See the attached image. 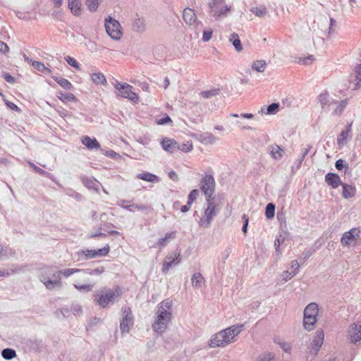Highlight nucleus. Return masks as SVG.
Returning a JSON list of instances; mask_svg holds the SVG:
<instances>
[{
	"instance_id": "17",
	"label": "nucleus",
	"mask_w": 361,
	"mask_h": 361,
	"mask_svg": "<svg viewBox=\"0 0 361 361\" xmlns=\"http://www.w3.org/2000/svg\"><path fill=\"white\" fill-rule=\"evenodd\" d=\"M348 334L351 343H356L361 340V323L350 324Z\"/></svg>"
},
{
	"instance_id": "47",
	"label": "nucleus",
	"mask_w": 361,
	"mask_h": 361,
	"mask_svg": "<svg viewBox=\"0 0 361 361\" xmlns=\"http://www.w3.org/2000/svg\"><path fill=\"white\" fill-rule=\"evenodd\" d=\"M81 271V269L76 268H70L60 270L61 275H62L65 278H68L74 274L79 273Z\"/></svg>"
},
{
	"instance_id": "32",
	"label": "nucleus",
	"mask_w": 361,
	"mask_h": 361,
	"mask_svg": "<svg viewBox=\"0 0 361 361\" xmlns=\"http://www.w3.org/2000/svg\"><path fill=\"white\" fill-rule=\"evenodd\" d=\"M131 209H137L138 211L143 212L145 213H152L153 212V207L149 204H136L134 203L132 200L131 202Z\"/></svg>"
},
{
	"instance_id": "29",
	"label": "nucleus",
	"mask_w": 361,
	"mask_h": 361,
	"mask_svg": "<svg viewBox=\"0 0 361 361\" xmlns=\"http://www.w3.org/2000/svg\"><path fill=\"white\" fill-rule=\"evenodd\" d=\"M137 178L152 183H158L160 180L159 176L149 172L140 173L137 175Z\"/></svg>"
},
{
	"instance_id": "49",
	"label": "nucleus",
	"mask_w": 361,
	"mask_h": 361,
	"mask_svg": "<svg viewBox=\"0 0 361 361\" xmlns=\"http://www.w3.org/2000/svg\"><path fill=\"white\" fill-rule=\"evenodd\" d=\"M355 80L357 81L355 83V89L357 90L361 87L360 82H361V64L357 66L355 69Z\"/></svg>"
},
{
	"instance_id": "11",
	"label": "nucleus",
	"mask_w": 361,
	"mask_h": 361,
	"mask_svg": "<svg viewBox=\"0 0 361 361\" xmlns=\"http://www.w3.org/2000/svg\"><path fill=\"white\" fill-rule=\"evenodd\" d=\"M123 317L120 322V329L121 334H127L130 331V326L133 325V315L129 307L122 308Z\"/></svg>"
},
{
	"instance_id": "8",
	"label": "nucleus",
	"mask_w": 361,
	"mask_h": 361,
	"mask_svg": "<svg viewBox=\"0 0 361 361\" xmlns=\"http://www.w3.org/2000/svg\"><path fill=\"white\" fill-rule=\"evenodd\" d=\"M114 87L118 90L117 97L128 99L133 102H137L139 97L136 93L132 91L133 87L128 83L116 81Z\"/></svg>"
},
{
	"instance_id": "62",
	"label": "nucleus",
	"mask_w": 361,
	"mask_h": 361,
	"mask_svg": "<svg viewBox=\"0 0 361 361\" xmlns=\"http://www.w3.org/2000/svg\"><path fill=\"white\" fill-rule=\"evenodd\" d=\"M312 148V146L310 145H306V147L302 148V153H301V159H305V157L309 154L310 149Z\"/></svg>"
},
{
	"instance_id": "44",
	"label": "nucleus",
	"mask_w": 361,
	"mask_h": 361,
	"mask_svg": "<svg viewBox=\"0 0 361 361\" xmlns=\"http://www.w3.org/2000/svg\"><path fill=\"white\" fill-rule=\"evenodd\" d=\"M73 286L75 287V289H77L78 290H79L80 292L88 293V292H90V291L92 290V289H93V288L94 286V284H82V285H80V284H78V283H74Z\"/></svg>"
},
{
	"instance_id": "10",
	"label": "nucleus",
	"mask_w": 361,
	"mask_h": 361,
	"mask_svg": "<svg viewBox=\"0 0 361 361\" xmlns=\"http://www.w3.org/2000/svg\"><path fill=\"white\" fill-rule=\"evenodd\" d=\"M215 180L212 175H205L200 181V189L206 196V200L214 199Z\"/></svg>"
},
{
	"instance_id": "30",
	"label": "nucleus",
	"mask_w": 361,
	"mask_h": 361,
	"mask_svg": "<svg viewBox=\"0 0 361 361\" xmlns=\"http://www.w3.org/2000/svg\"><path fill=\"white\" fill-rule=\"evenodd\" d=\"M176 231H171L170 233H166L164 238H161L158 240L156 245L160 247L166 246L171 240L176 238Z\"/></svg>"
},
{
	"instance_id": "48",
	"label": "nucleus",
	"mask_w": 361,
	"mask_h": 361,
	"mask_svg": "<svg viewBox=\"0 0 361 361\" xmlns=\"http://www.w3.org/2000/svg\"><path fill=\"white\" fill-rule=\"evenodd\" d=\"M65 192L66 195L75 199L77 201H81L82 199V196L80 193L71 188L66 189Z\"/></svg>"
},
{
	"instance_id": "27",
	"label": "nucleus",
	"mask_w": 361,
	"mask_h": 361,
	"mask_svg": "<svg viewBox=\"0 0 361 361\" xmlns=\"http://www.w3.org/2000/svg\"><path fill=\"white\" fill-rule=\"evenodd\" d=\"M68 8L71 10V13L75 16H78L81 13V3L80 0H68Z\"/></svg>"
},
{
	"instance_id": "9",
	"label": "nucleus",
	"mask_w": 361,
	"mask_h": 361,
	"mask_svg": "<svg viewBox=\"0 0 361 361\" xmlns=\"http://www.w3.org/2000/svg\"><path fill=\"white\" fill-rule=\"evenodd\" d=\"M207 208L204 209V215L200 220V226L203 228H208L211 224L213 218L216 215L215 212V204L214 199L207 200Z\"/></svg>"
},
{
	"instance_id": "53",
	"label": "nucleus",
	"mask_w": 361,
	"mask_h": 361,
	"mask_svg": "<svg viewBox=\"0 0 361 361\" xmlns=\"http://www.w3.org/2000/svg\"><path fill=\"white\" fill-rule=\"evenodd\" d=\"M279 103H272L269 105L267 108V114H275L279 111Z\"/></svg>"
},
{
	"instance_id": "42",
	"label": "nucleus",
	"mask_w": 361,
	"mask_h": 361,
	"mask_svg": "<svg viewBox=\"0 0 361 361\" xmlns=\"http://www.w3.org/2000/svg\"><path fill=\"white\" fill-rule=\"evenodd\" d=\"M22 270V268L18 266H13L9 269L6 270H1L0 269V277L8 276L11 274L20 272Z\"/></svg>"
},
{
	"instance_id": "36",
	"label": "nucleus",
	"mask_w": 361,
	"mask_h": 361,
	"mask_svg": "<svg viewBox=\"0 0 361 361\" xmlns=\"http://www.w3.org/2000/svg\"><path fill=\"white\" fill-rule=\"evenodd\" d=\"M350 127L351 124H349L347 129L345 130H343L338 135L337 138V143L338 145L343 146L345 144L347 138L349 137Z\"/></svg>"
},
{
	"instance_id": "37",
	"label": "nucleus",
	"mask_w": 361,
	"mask_h": 361,
	"mask_svg": "<svg viewBox=\"0 0 361 361\" xmlns=\"http://www.w3.org/2000/svg\"><path fill=\"white\" fill-rule=\"evenodd\" d=\"M58 98L62 101L63 102H75L77 100L76 97L74 96L73 94L68 92V93H63L62 92H59L57 93Z\"/></svg>"
},
{
	"instance_id": "25",
	"label": "nucleus",
	"mask_w": 361,
	"mask_h": 361,
	"mask_svg": "<svg viewBox=\"0 0 361 361\" xmlns=\"http://www.w3.org/2000/svg\"><path fill=\"white\" fill-rule=\"evenodd\" d=\"M205 281L202 275L199 273H195L191 278L192 286L195 289L200 288L204 283Z\"/></svg>"
},
{
	"instance_id": "21",
	"label": "nucleus",
	"mask_w": 361,
	"mask_h": 361,
	"mask_svg": "<svg viewBox=\"0 0 361 361\" xmlns=\"http://www.w3.org/2000/svg\"><path fill=\"white\" fill-rule=\"evenodd\" d=\"M81 181L83 183V185L88 189H92L97 192L99 191V185H100V183L98 181H97V180L94 179V178L83 176L81 178Z\"/></svg>"
},
{
	"instance_id": "19",
	"label": "nucleus",
	"mask_w": 361,
	"mask_h": 361,
	"mask_svg": "<svg viewBox=\"0 0 361 361\" xmlns=\"http://www.w3.org/2000/svg\"><path fill=\"white\" fill-rule=\"evenodd\" d=\"M161 145L165 151L169 153H173L177 151L178 148V144L175 140L167 137L162 140Z\"/></svg>"
},
{
	"instance_id": "61",
	"label": "nucleus",
	"mask_w": 361,
	"mask_h": 361,
	"mask_svg": "<svg viewBox=\"0 0 361 361\" xmlns=\"http://www.w3.org/2000/svg\"><path fill=\"white\" fill-rule=\"evenodd\" d=\"M335 167L337 170L341 171L344 168H347V165L344 164V161L341 159H338L335 163Z\"/></svg>"
},
{
	"instance_id": "28",
	"label": "nucleus",
	"mask_w": 361,
	"mask_h": 361,
	"mask_svg": "<svg viewBox=\"0 0 361 361\" xmlns=\"http://www.w3.org/2000/svg\"><path fill=\"white\" fill-rule=\"evenodd\" d=\"M30 165L33 168V169L38 173L39 175L43 176L44 177H47L49 179H51L52 181H54L56 184H57L59 187H62V185L59 183V181H57L54 176L49 172H47L41 168L38 167L37 166L35 165L32 163H30Z\"/></svg>"
},
{
	"instance_id": "58",
	"label": "nucleus",
	"mask_w": 361,
	"mask_h": 361,
	"mask_svg": "<svg viewBox=\"0 0 361 361\" xmlns=\"http://www.w3.org/2000/svg\"><path fill=\"white\" fill-rule=\"evenodd\" d=\"M274 359V355L271 353H266L261 355L259 357V361H271Z\"/></svg>"
},
{
	"instance_id": "60",
	"label": "nucleus",
	"mask_w": 361,
	"mask_h": 361,
	"mask_svg": "<svg viewBox=\"0 0 361 361\" xmlns=\"http://www.w3.org/2000/svg\"><path fill=\"white\" fill-rule=\"evenodd\" d=\"M242 219L243 220V227H242V231L244 233H246L247 231V226H248V223H249V218L248 216L246 215V214H243L242 216Z\"/></svg>"
},
{
	"instance_id": "45",
	"label": "nucleus",
	"mask_w": 361,
	"mask_h": 361,
	"mask_svg": "<svg viewBox=\"0 0 361 361\" xmlns=\"http://www.w3.org/2000/svg\"><path fill=\"white\" fill-rule=\"evenodd\" d=\"M275 204L274 203H269L265 209V216L268 219H271L274 216L275 214Z\"/></svg>"
},
{
	"instance_id": "55",
	"label": "nucleus",
	"mask_w": 361,
	"mask_h": 361,
	"mask_svg": "<svg viewBox=\"0 0 361 361\" xmlns=\"http://www.w3.org/2000/svg\"><path fill=\"white\" fill-rule=\"evenodd\" d=\"M192 149V145L190 142L183 143L180 145H178V150H180L184 152H188Z\"/></svg>"
},
{
	"instance_id": "31",
	"label": "nucleus",
	"mask_w": 361,
	"mask_h": 361,
	"mask_svg": "<svg viewBox=\"0 0 361 361\" xmlns=\"http://www.w3.org/2000/svg\"><path fill=\"white\" fill-rule=\"evenodd\" d=\"M81 272L86 275L90 276H100L105 271V268L103 266L97 267L94 269H81Z\"/></svg>"
},
{
	"instance_id": "50",
	"label": "nucleus",
	"mask_w": 361,
	"mask_h": 361,
	"mask_svg": "<svg viewBox=\"0 0 361 361\" xmlns=\"http://www.w3.org/2000/svg\"><path fill=\"white\" fill-rule=\"evenodd\" d=\"M86 5L91 12H94L98 8L99 0H86Z\"/></svg>"
},
{
	"instance_id": "24",
	"label": "nucleus",
	"mask_w": 361,
	"mask_h": 361,
	"mask_svg": "<svg viewBox=\"0 0 361 361\" xmlns=\"http://www.w3.org/2000/svg\"><path fill=\"white\" fill-rule=\"evenodd\" d=\"M269 150L273 159L279 160L283 157V149L278 145L274 144L269 146Z\"/></svg>"
},
{
	"instance_id": "20",
	"label": "nucleus",
	"mask_w": 361,
	"mask_h": 361,
	"mask_svg": "<svg viewBox=\"0 0 361 361\" xmlns=\"http://www.w3.org/2000/svg\"><path fill=\"white\" fill-rule=\"evenodd\" d=\"M81 142L88 149H100V144L94 137H90V136H84L81 139Z\"/></svg>"
},
{
	"instance_id": "23",
	"label": "nucleus",
	"mask_w": 361,
	"mask_h": 361,
	"mask_svg": "<svg viewBox=\"0 0 361 361\" xmlns=\"http://www.w3.org/2000/svg\"><path fill=\"white\" fill-rule=\"evenodd\" d=\"M132 28L133 31L137 32H143L146 30L145 20L143 18L136 16L133 20Z\"/></svg>"
},
{
	"instance_id": "18",
	"label": "nucleus",
	"mask_w": 361,
	"mask_h": 361,
	"mask_svg": "<svg viewBox=\"0 0 361 361\" xmlns=\"http://www.w3.org/2000/svg\"><path fill=\"white\" fill-rule=\"evenodd\" d=\"M325 182L328 185L332 188H337L339 185H342V183L340 176L337 173H328L325 176Z\"/></svg>"
},
{
	"instance_id": "12",
	"label": "nucleus",
	"mask_w": 361,
	"mask_h": 361,
	"mask_svg": "<svg viewBox=\"0 0 361 361\" xmlns=\"http://www.w3.org/2000/svg\"><path fill=\"white\" fill-rule=\"evenodd\" d=\"M120 23L118 20L109 18V20L105 21V28L108 35L114 39H120L122 33L120 30Z\"/></svg>"
},
{
	"instance_id": "15",
	"label": "nucleus",
	"mask_w": 361,
	"mask_h": 361,
	"mask_svg": "<svg viewBox=\"0 0 361 361\" xmlns=\"http://www.w3.org/2000/svg\"><path fill=\"white\" fill-rule=\"evenodd\" d=\"M318 101L321 105V108L324 111H329V107L333 104H336L337 102L329 97L328 92L324 91L318 96Z\"/></svg>"
},
{
	"instance_id": "40",
	"label": "nucleus",
	"mask_w": 361,
	"mask_h": 361,
	"mask_svg": "<svg viewBox=\"0 0 361 361\" xmlns=\"http://www.w3.org/2000/svg\"><path fill=\"white\" fill-rule=\"evenodd\" d=\"M54 80L63 88L69 90L73 87L72 84L66 78L54 77Z\"/></svg>"
},
{
	"instance_id": "51",
	"label": "nucleus",
	"mask_w": 361,
	"mask_h": 361,
	"mask_svg": "<svg viewBox=\"0 0 361 361\" xmlns=\"http://www.w3.org/2000/svg\"><path fill=\"white\" fill-rule=\"evenodd\" d=\"M65 60L71 66L76 68L77 70L80 69V64L74 58L67 56L65 57Z\"/></svg>"
},
{
	"instance_id": "13",
	"label": "nucleus",
	"mask_w": 361,
	"mask_h": 361,
	"mask_svg": "<svg viewBox=\"0 0 361 361\" xmlns=\"http://www.w3.org/2000/svg\"><path fill=\"white\" fill-rule=\"evenodd\" d=\"M324 334L322 330H317L310 343V348L314 354H317L324 343Z\"/></svg>"
},
{
	"instance_id": "52",
	"label": "nucleus",
	"mask_w": 361,
	"mask_h": 361,
	"mask_svg": "<svg viewBox=\"0 0 361 361\" xmlns=\"http://www.w3.org/2000/svg\"><path fill=\"white\" fill-rule=\"evenodd\" d=\"M296 275V271L286 270L283 272L281 274V280L283 281H287L288 280L292 279L293 276Z\"/></svg>"
},
{
	"instance_id": "33",
	"label": "nucleus",
	"mask_w": 361,
	"mask_h": 361,
	"mask_svg": "<svg viewBox=\"0 0 361 361\" xmlns=\"http://www.w3.org/2000/svg\"><path fill=\"white\" fill-rule=\"evenodd\" d=\"M91 80L97 85H106L107 82L104 75L102 73H94L91 75Z\"/></svg>"
},
{
	"instance_id": "41",
	"label": "nucleus",
	"mask_w": 361,
	"mask_h": 361,
	"mask_svg": "<svg viewBox=\"0 0 361 361\" xmlns=\"http://www.w3.org/2000/svg\"><path fill=\"white\" fill-rule=\"evenodd\" d=\"M219 92L220 90L219 88H214L209 90L202 91L200 94L203 98L209 99L218 95Z\"/></svg>"
},
{
	"instance_id": "56",
	"label": "nucleus",
	"mask_w": 361,
	"mask_h": 361,
	"mask_svg": "<svg viewBox=\"0 0 361 361\" xmlns=\"http://www.w3.org/2000/svg\"><path fill=\"white\" fill-rule=\"evenodd\" d=\"M213 31L212 29L204 30L203 31L202 41L208 42L211 39Z\"/></svg>"
},
{
	"instance_id": "22",
	"label": "nucleus",
	"mask_w": 361,
	"mask_h": 361,
	"mask_svg": "<svg viewBox=\"0 0 361 361\" xmlns=\"http://www.w3.org/2000/svg\"><path fill=\"white\" fill-rule=\"evenodd\" d=\"M183 18L187 24L193 25L194 23H196L197 18L195 11L190 8L184 9Z\"/></svg>"
},
{
	"instance_id": "35",
	"label": "nucleus",
	"mask_w": 361,
	"mask_h": 361,
	"mask_svg": "<svg viewBox=\"0 0 361 361\" xmlns=\"http://www.w3.org/2000/svg\"><path fill=\"white\" fill-rule=\"evenodd\" d=\"M229 41L232 43L233 47H235V49L237 51H240L243 49L241 42L239 39V36L237 33H232L230 35Z\"/></svg>"
},
{
	"instance_id": "39",
	"label": "nucleus",
	"mask_w": 361,
	"mask_h": 361,
	"mask_svg": "<svg viewBox=\"0 0 361 361\" xmlns=\"http://www.w3.org/2000/svg\"><path fill=\"white\" fill-rule=\"evenodd\" d=\"M250 11L254 13L256 16L262 18L265 16L267 13V10L266 6H260L258 7H252L250 8Z\"/></svg>"
},
{
	"instance_id": "2",
	"label": "nucleus",
	"mask_w": 361,
	"mask_h": 361,
	"mask_svg": "<svg viewBox=\"0 0 361 361\" xmlns=\"http://www.w3.org/2000/svg\"><path fill=\"white\" fill-rule=\"evenodd\" d=\"M243 324L231 326L216 334L210 340L209 346L212 348L225 347L234 341V338L244 329Z\"/></svg>"
},
{
	"instance_id": "34",
	"label": "nucleus",
	"mask_w": 361,
	"mask_h": 361,
	"mask_svg": "<svg viewBox=\"0 0 361 361\" xmlns=\"http://www.w3.org/2000/svg\"><path fill=\"white\" fill-rule=\"evenodd\" d=\"M32 65L35 69L45 75H49L51 73V71L40 61H34Z\"/></svg>"
},
{
	"instance_id": "7",
	"label": "nucleus",
	"mask_w": 361,
	"mask_h": 361,
	"mask_svg": "<svg viewBox=\"0 0 361 361\" xmlns=\"http://www.w3.org/2000/svg\"><path fill=\"white\" fill-rule=\"evenodd\" d=\"M223 0H209L208 3L209 13L216 20L221 17L227 16L228 12L231 10V6L228 5L224 6Z\"/></svg>"
},
{
	"instance_id": "43",
	"label": "nucleus",
	"mask_w": 361,
	"mask_h": 361,
	"mask_svg": "<svg viewBox=\"0 0 361 361\" xmlns=\"http://www.w3.org/2000/svg\"><path fill=\"white\" fill-rule=\"evenodd\" d=\"M1 355L5 360H11L16 357V352L11 348H5L1 351Z\"/></svg>"
},
{
	"instance_id": "54",
	"label": "nucleus",
	"mask_w": 361,
	"mask_h": 361,
	"mask_svg": "<svg viewBox=\"0 0 361 361\" xmlns=\"http://www.w3.org/2000/svg\"><path fill=\"white\" fill-rule=\"evenodd\" d=\"M199 192L197 189H194L190 191L188 197V204H192V202L197 198Z\"/></svg>"
},
{
	"instance_id": "14",
	"label": "nucleus",
	"mask_w": 361,
	"mask_h": 361,
	"mask_svg": "<svg viewBox=\"0 0 361 361\" xmlns=\"http://www.w3.org/2000/svg\"><path fill=\"white\" fill-rule=\"evenodd\" d=\"M180 253L176 252L166 257L165 260L163 262L162 272L167 274L169 269L173 265H178L180 264V260L179 259Z\"/></svg>"
},
{
	"instance_id": "57",
	"label": "nucleus",
	"mask_w": 361,
	"mask_h": 361,
	"mask_svg": "<svg viewBox=\"0 0 361 361\" xmlns=\"http://www.w3.org/2000/svg\"><path fill=\"white\" fill-rule=\"evenodd\" d=\"M216 137L212 133H206L204 137V140L207 144H213L216 142Z\"/></svg>"
},
{
	"instance_id": "38",
	"label": "nucleus",
	"mask_w": 361,
	"mask_h": 361,
	"mask_svg": "<svg viewBox=\"0 0 361 361\" xmlns=\"http://www.w3.org/2000/svg\"><path fill=\"white\" fill-rule=\"evenodd\" d=\"M267 66L266 61L264 60H258L254 61L252 64V69L257 72L262 73L264 71Z\"/></svg>"
},
{
	"instance_id": "6",
	"label": "nucleus",
	"mask_w": 361,
	"mask_h": 361,
	"mask_svg": "<svg viewBox=\"0 0 361 361\" xmlns=\"http://www.w3.org/2000/svg\"><path fill=\"white\" fill-rule=\"evenodd\" d=\"M109 252V246L106 245L98 250H80L74 253V257L77 262L88 260L97 257L106 256Z\"/></svg>"
},
{
	"instance_id": "16",
	"label": "nucleus",
	"mask_w": 361,
	"mask_h": 361,
	"mask_svg": "<svg viewBox=\"0 0 361 361\" xmlns=\"http://www.w3.org/2000/svg\"><path fill=\"white\" fill-rule=\"evenodd\" d=\"M360 231L357 228H353L349 231L345 232L341 238V244L343 246H348L353 241H355L359 237Z\"/></svg>"
},
{
	"instance_id": "5",
	"label": "nucleus",
	"mask_w": 361,
	"mask_h": 361,
	"mask_svg": "<svg viewBox=\"0 0 361 361\" xmlns=\"http://www.w3.org/2000/svg\"><path fill=\"white\" fill-rule=\"evenodd\" d=\"M319 313L317 304L311 302L304 310L303 326L307 331H312L317 322V317Z\"/></svg>"
},
{
	"instance_id": "3",
	"label": "nucleus",
	"mask_w": 361,
	"mask_h": 361,
	"mask_svg": "<svg viewBox=\"0 0 361 361\" xmlns=\"http://www.w3.org/2000/svg\"><path fill=\"white\" fill-rule=\"evenodd\" d=\"M39 280L48 290L62 286L60 271H54L52 267L42 269Z\"/></svg>"
},
{
	"instance_id": "1",
	"label": "nucleus",
	"mask_w": 361,
	"mask_h": 361,
	"mask_svg": "<svg viewBox=\"0 0 361 361\" xmlns=\"http://www.w3.org/2000/svg\"><path fill=\"white\" fill-rule=\"evenodd\" d=\"M172 305L173 302L170 299H166L157 305L152 326L154 332L161 334L167 329L172 319Z\"/></svg>"
},
{
	"instance_id": "4",
	"label": "nucleus",
	"mask_w": 361,
	"mask_h": 361,
	"mask_svg": "<svg viewBox=\"0 0 361 361\" xmlns=\"http://www.w3.org/2000/svg\"><path fill=\"white\" fill-rule=\"evenodd\" d=\"M122 292L119 287L114 290L111 288H104L101 290L95 296V302L102 307H106L111 302L121 295Z\"/></svg>"
},
{
	"instance_id": "64",
	"label": "nucleus",
	"mask_w": 361,
	"mask_h": 361,
	"mask_svg": "<svg viewBox=\"0 0 361 361\" xmlns=\"http://www.w3.org/2000/svg\"><path fill=\"white\" fill-rule=\"evenodd\" d=\"M169 122H171V119L168 115H166L164 118L158 120L157 123L159 125H165Z\"/></svg>"
},
{
	"instance_id": "59",
	"label": "nucleus",
	"mask_w": 361,
	"mask_h": 361,
	"mask_svg": "<svg viewBox=\"0 0 361 361\" xmlns=\"http://www.w3.org/2000/svg\"><path fill=\"white\" fill-rule=\"evenodd\" d=\"M4 102H5L6 105L10 109H11L13 111H15L16 112H20V109L16 104H15L14 103L10 102V101H8V100H4Z\"/></svg>"
},
{
	"instance_id": "26",
	"label": "nucleus",
	"mask_w": 361,
	"mask_h": 361,
	"mask_svg": "<svg viewBox=\"0 0 361 361\" xmlns=\"http://www.w3.org/2000/svg\"><path fill=\"white\" fill-rule=\"evenodd\" d=\"M342 188H343L342 196L345 199L351 198L355 195V192H356L355 187H354L351 185L346 184V183H343Z\"/></svg>"
},
{
	"instance_id": "63",
	"label": "nucleus",
	"mask_w": 361,
	"mask_h": 361,
	"mask_svg": "<svg viewBox=\"0 0 361 361\" xmlns=\"http://www.w3.org/2000/svg\"><path fill=\"white\" fill-rule=\"evenodd\" d=\"M71 310L75 315L79 314L82 312V307L79 305H73L71 307Z\"/></svg>"
},
{
	"instance_id": "46",
	"label": "nucleus",
	"mask_w": 361,
	"mask_h": 361,
	"mask_svg": "<svg viewBox=\"0 0 361 361\" xmlns=\"http://www.w3.org/2000/svg\"><path fill=\"white\" fill-rule=\"evenodd\" d=\"M131 202L132 200H118L116 202V204L124 209H126L130 212H133V209H131Z\"/></svg>"
}]
</instances>
